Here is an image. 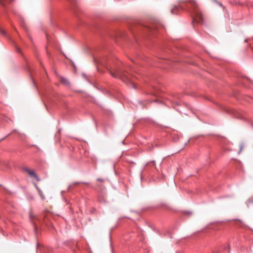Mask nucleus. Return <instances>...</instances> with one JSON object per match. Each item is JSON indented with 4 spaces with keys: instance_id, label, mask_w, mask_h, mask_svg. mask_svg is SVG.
<instances>
[{
    "instance_id": "1",
    "label": "nucleus",
    "mask_w": 253,
    "mask_h": 253,
    "mask_svg": "<svg viewBox=\"0 0 253 253\" xmlns=\"http://www.w3.org/2000/svg\"><path fill=\"white\" fill-rule=\"evenodd\" d=\"M179 6L181 9L186 7L187 9L192 15L194 22L201 23L203 21V15L199 6L195 0H188L179 3Z\"/></svg>"
},
{
    "instance_id": "2",
    "label": "nucleus",
    "mask_w": 253,
    "mask_h": 253,
    "mask_svg": "<svg viewBox=\"0 0 253 253\" xmlns=\"http://www.w3.org/2000/svg\"><path fill=\"white\" fill-rule=\"evenodd\" d=\"M111 75L116 78H120L122 80H123L126 83H130L132 85V87L135 88L134 85L131 83L130 79L127 77L126 74L124 73H123L122 71L118 70L116 72H111Z\"/></svg>"
},
{
    "instance_id": "3",
    "label": "nucleus",
    "mask_w": 253,
    "mask_h": 253,
    "mask_svg": "<svg viewBox=\"0 0 253 253\" xmlns=\"http://www.w3.org/2000/svg\"><path fill=\"white\" fill-rule=\"evenodd\" d=\"M24 170L25 171L27 172L31 177H34L37 181H40V178L34 171L30 170L28 168H24Z\"/></svg>"
},
{
    "instance_id": "4",
    "label": "nucleus",
    "mask_w": 253,
    "mask_h": 253,
    "mask_svg": "<svg viewBox=\"0 0 253 253\" xmlns=\"http://www.w3.org/2000/svg\"><path fill=\"white\" fill-rule=\"evenodd\" d=\"M178 6H174L171 9V13L174 14H177L176 11L178 10Z\"/></svg>"
},
{
    "instance_id": "5",
    "label": "nucleus",
    "mask_w": 253,
    "mask_h": 253,
    "mask_svg": "<svg viewBox=\"0 0 253 253\" xmlns=\"http://www.w3.org/2000/svg\"><path fill=\"white\" fill-rule=\"evenodd\" d=\"M61 82L62 83L65 84H69V81H68V80H67L65 78H61Z\"/></svg>"
},
{
    "instance_id": "6",
    "label": "nucleus",
    "mask_w": 253,
    "mask_h": 253,
    "mask_svg": "<svg viewBox=\"0 0 253 253\" xmlns=\"http://www.w3.org/2000/svg\"><path fill=\"white\" fill-rule=\"evenodd\" d=\"M98 201L101 202V203H105L106 202V200L104 198H99L98 199Z\"/></svg>"
},
{
    "instance_id": "7",
    "label": "nucleus",
    "mask_w": 253,
    "mask_h": 253,
    "mask_svg": "<svg viewBox=\"0 0 253 253\" xmlns=\"http://www.w3.org/2000/svg\"><path fill=\"white\" fill-rule=\"evenodd\" d=\"M0 33L2 34V35L5 36L6 34L4 31L1 29L0 28Z\"/></svg>"
},
{
    "instance_id": "8",
    "label": "nucleus",
    "mask_w": 253,
    "mask_h": 253,
    "mask_svg": "<svg viewBox=\"0 0 253 253\" xmlns=\"http://www.w3.org/2000/svg\"><path fill=\"white\" fill-rule=\"evenodd\" d=\"M5 1L6 0H0V4L4 5Z\"/></svg>"
},
{
    "instance_id": "9",
    "label": "nucleus",
    "mask_w": 253,
    "mask_h": 253,
    "mask_svg": "<svg viewBox=\"0 0 253 253\" xmlns=\"http://www.w3.org/2000/svg\"><path fill=\"white\" fill-rule=\"evenodd\" d=\"M97 181L101 182H104V180L103 179L100 178H98L97 179Z\"/></svg>"
},
{
    "instance_id": "10",
    "label": "nucleus",
    "mask_w": 253,
    "mask_h": 253,
    "mask_svg": "<svg viewBox=\"0 0 253 253\" xmlns=\"http://www.w3.org/2000/svg\"><path fill=\"white\" fill-rule=\"evenodd\" d=\"M41 195V196L42 197V199H44L43 197L42 196V194H40Z\"/></svg>"
},
{
    "instance_id": "11",
    "label": "nucleus",
    "mask_w": 253,
    "mask_h": 253,
    "mask_svg": "<svg viewBox=\"0 0 253 253\" xmlns=\"http://www.w3.org/2000/svg\"><path fill=\"white\" fill-rule=\"evenodd\" d=\"M245 42H247V39H246V40H245Z\"/></svg>"
},
{
    "instance_id": "12",
    "label": "nucleus",
    "mask_w": 253,
    "mask_h": 253,
    "mask_svg": "<svg viewBox=\"0 0 253 253\" xmlns=\"http://www.w3.org/2000/svg\"><path fill=\"white\" fill-rule=\"evenodd\" d=\"M79 182H77V183H76V184H79Z\"/></svg>"
}]
</instances>
